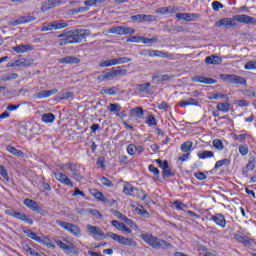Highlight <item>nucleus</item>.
<instances>
[{"label":"nucleus","instance_id":"nucleus-1","mask_svg":"<svg viewBox=\"0 0 256 256\" xmlns=\"http://www.w3.org/2000/svg\"><path fill=\"white\" fill-rule=\"evenodd\" d=\"M87 35H91L89 29H75L64 30L61 34L57 35L58 46L65 47V45H75L77 43H83L87 39Z\"/></svg>","mask_w":256,"mask_h":256},{"label":"nucleus","instance_id":"nucleus-2","mask_svg":"<svg viewBox=\"0 0 256 256\" xmlns=\"http://www.w3.org/2000/svg\"><path fill=\"white\" fill-rule=\"evenodd\" d=\"M233 21L244 23L245 25H256V18L246 14H238L233 16V18H224L221 19L219 23L224 27H235L237 24Z\"/></svg>","mask_w":256,"mask_h":256},{"label":"nucleus","instance_id":"nucleus-3","mask_svg":"<svg viewBox=\"0 0 256 256\" xmlns=\"http://www.w3.org/2000/svg\"><path fill=\"white\" fill-rule=\"evenodd\" d=\"M141 239L144 243L152 247V249H169V247H172L167 241L153 234H141Z\"/></svg>","mask_w":256,"mask_h":256},{"label":"nucleus","instance_id":"nucleus-4","mask_svg":"<svg viewBox=\"0 0 256 256\" xmlns=\"http://www.w3.org/2000/svg\"><path fill=\"white\" fill-rule=\"evenodd\" d=\"M60 171H70L72 173V177L74 180H76L78 183L80 181H83V174L81 173V166L75 162H67L64 164H58L56 165Z\"/></svg>","mask_w":256,"mask_h":256},{"label":"nucleus","instance_id":"nucleus-5","mask_svg":"<svg viewBox=\"0 0 256 256\" xmlns=\"http://www.w3.org/2000/svg\"><path fill=\"white\" fill-rule=\"evenodd\" d=\"M123 193L128 197H136L137 199H141V201H145V199H147V194H145L143 189L135 188V186L131 185L129 182H125Z\"/></svg>","mask_w":256,"mask_h":256},{"label":"nucleus","instance_id":"nucleus-6","mask_svg":"<svg viewBox=\"0 0 256 256\" xmlns=\"http://www.w3.org/2000/svg\"><path fill=\"white\" fill-rule=\"evenodd\" d=\"M119 75L125 76L127 75V69H121V67L112 68L110 72H106L97 77L98 83H103V81H111V79H115V77H119Z\"/></svg>","mask_w":256,"mask_h":256},{"label":"nucleus","instance_id":"nucleus-7","mask_svg":"<svg viewBox=\"0 0 256 256\" xmlns=\"http://www.w3.org/2000/svg\"><path fill=\"white\" fill-rule=\"evenodd\" d=\"M133 61L130 57H119V58H113V59H107L102 62H100L98 65L99 67L105 68V67H115L116 65H125L126 63H131Z\"/></svg>","mask_w":256,"mask_h":256},{"label":"nucleus","instance_id":"nucleus-8","mask_svg":"<svg viewBox=\"0 0 256 256\" xmlns=\"http://www.w3.org/2000/svg\"><path fill=\"white\" fill-rule=\"evenodd\" d=\"M67 27H69V22L54 21L52 23H43L40 31L41 33H46L47 31H59V29H67Z\"/></svg>","mask_w":256,"mask_h":256},{"label":"nucleus","instance_id":"nucleus-9","mask_svg":"<svg viewBox=\"0 0 256 256\" xmlns=\"http://www.w3.org/2000/svg\"><path fill=\"white\" fill-rule=\"evenodd\" d=\"M56 225H59V227H61L62 229H64V231H67L74 237H81V228L73 223L56 220Z\"/></svg>","mask_w":256,"mask_h":256},{"label":"nucleus","instance_id":"nucleus-10","mask_svg":"<svg viewBox=\"0 0 256 256\" xmlns=\"http://www.w3.org/2000/svg\"><path fill=\"white\" fill-rule=\"evenodd\" d=\"M106 235L107 237H110V239H113V241H117L120 245H126V247H137V242L133 238H126L125 236H121L113 232H109Z\"/></svg>","mask_w":256,"mask_h":256},{"label":"nucleus","instance_id":"nucleus-11","mask_svg":"<svg viewBox=\"0 0 256 256\" xmlns=\"http://www.w3.org/2000/svg\"><path fill=\"white\" fill-rule=\"evenodd\" d=\"M5 215L18 219V221H23L26 225H33L34 223L33 218L29 217V215L17 212L15 209L5 210Z\"/></svg>","mask_w":256,"mask_h":256},{"label":"nucleus","instance_id":"nucleus-12","mask_svg":"<svg viewBox=\"0 0 256 256\" xmlns=\"http://www.w3.org/2000/svg\"><path fill=\"white\" fill-rule=\"evenodd\" d=\"M220 79L225 81V83H232L233 85H247V79L235 74H220Z\"/></svg>","mask_w":256,"mask_h":256},{"label":"nucleus","instance_id":"nucleus-13","mask_svg":"<svg viewBox=\"0 0 256 256\" xmlns=\"http://www.w3.org/2000/svg\"><path fill=\"white\" fill-rule=\"evenodd\" d=\"M53 175L56 181H58V183H61V185H66L67 187H70V188L75 187V182H73V180H71V178H69L67 174L61 171H56V172H53Z\"/></svg>","mask_w":256,"mask_h":256},{"label":"nucleus","instance_id":"nucleus-14","mask_svg":"<svg viewBox=\"0 0 256 256\" xmlns=\"http://www.w3.org/2000/svg\"><path fill=\"white\" fill-rule=\"evenodd\" d=\"M126 41L127 43H143L144 45H149V43H158L159 38L157 36L152 38H147L145 36H131Z\"/></svg>","mask_w":256,"mask_h":256},{"label":"nucleus","instance_id":"nucleus-15","mask_svg":"<svg viewBox=\"0 0 256 256\" xmlns=\"http://www.w3.org/2000/svg\"><path fill=\"white\" fill-rule=\"evenodd\" d=\"M108 33L112 35H133L135 34V28L125 26H115L108 30Z\"/></svg>","mask_w":256,"mask_h":256},{"label":"nucleus","instance_id":"nucleus-16","mask_svg":"<svg viewBox=\"0 0 256 256\" xmlns=\"http://www.w3.org/2000/svg\"><path fill=\"white\" fill-rule=\"evenodd\" d=\"M90 195L92 197H95L98 201H101L102 203H107L108 205H115L117 201L115 200H109V198L105 197V194L103 192L98 191L97 189L93 188L89 190Z\"/></svg>","mask_w":256,"mask_h":256},{"label":"nucleus","instance_id":"nucleus-17","mask_svg":"<svg viewBox=\"0 0 256 256\" xmlns=\"http://www.w3.org/2000/svg\"><path fill=\"white\" fill-rule=\"evenodd\" d=\"M87 230L90 232V235L95 239L96 241H101V239H105V233L103 230H101L98 226H93L91 224H88Z\"/></svg>","mask_w":256,"mask_h":256},{"label":"nucleus","instance_id":"nucleus-18","mask_svg":"<svg viewBox=\"0 0 256 256\" xmlns=\"http://www.w3.org/2000/svg\"><path fill=\"white\" fill-rule=\"evenodd\" d=\"M131 21H136L137 23H153L157 21V16L147 15V14H137L130 17Z\"/></svg>","mask_w":256,"mask_h":256},{"label":"nucleus","instance_id":"nucleus-19","mask_svg":"<svg viewBox=\"0 0 256 256\" xmlns=\"http://www.w3.org/2000/svg\"><path fill=\"white\" fill-rule=\"evenodd\" d=\"M234 239L237 243H241L245 247H251L253 245V239L249 238V236L245 235L243 232L234 234Z\"/></svg>","mask_w":256,"mask_h":256},{"label":"nucleus","instance_id":"nucleus-20","mask_svg":"<svg viewBox=\"0 0 256 256\" xmlns=\"http://www.w3.org/2000/svg\"><path fill=\"white\" fill-rule=\"evenodd\" d=\"M23 204L25 205V207L30 209V211H34L35 213H40V215H43V213H41V206H39V203H37V201L31 198H25L23 200Z\"/></svg>","mask_w":256,"mask_h":256},{"label":"nucleus","instance_id":"nucleus-21","mask_svg":"<svg viewBox=\"0 0 256 256\" xmlns=\"http://www.w3.org/2000/svg\"><path fill=\"white\" fill-rule=\"evenodd\" d=\"M210 221H213V223H215V225H218V227H221V229H225L227 227V220L225 219V216L221 213L211 215Z\"/></svg>","mask_w":256,"mask_h":256},{"label":"nucleus","instance_id":"nucleus-22","mask_svg":"<svg viewBox=\"0 0 256 256\" xmlns=\"http://www.w3.org/2000/svg\"><path fill=\"white\" fill-rule=\"evenodd\" d=\"M140 55H143V57H168L167 52H163L161 50H152V49H146L140 52Z\"/></svg>","mask_w":256,"mask_h":256},{"label":"nucleus","instance_id":"nucleus-23","mask_svg":"<svg viewBox=\"0 0 256 256\" xmlns=\"http://www.w3.org/2000/svg\"><path fill=\"white\" fill-rule=\"evenodd\" d=\"M36 19L34 16H22L19 19L10 21L9 25L10 27H17V25H25V23H31Z\"/></svg>","mask_w":256,"mask_h":256},{"label":"nucleus","instance_id":"nucleus-24","mask_svg":"<svg viewBox=\"0 0 256 256\" xmlns=\"http://www.w3.org/2000/svg\"><path fill=\"white\" fill-rule=\"evenodd\" d=\"M191 81H193V83H203L204 85H215L217 83V80L201 75L192 77Z\"/></svg>","mask_w":256,"mask_h":256},{"label":"nucleus","instance_id":"nucleus-25","mask_svg":"<svg viewBox=\"0 0 256 256\" xmlns=\"http://www.w3.org/2000/svg\"><path fill=\"white\" fill-rule=\"evenodd\" d=\"M176 19H179V21H197L199 19V14L195 13H177L176 14Z\"/></svg>","mask_w":256,"mask_h":256},{"label":"nucleus","instance_id":"nucleus-26","mask_svg":"<svg viewBox=\"0 0 256 256\" xmlns=\"http://www.w3.org/2000/svg\"><path fill=\"white\" fill-rule=\"evenodd\" d=\"M56 245L62 249L65 253H74V255H77V252H75V244H65V242L56 239L55 240Z\"/></svg>","mask_w":256,"mask_h":256},{"label":"nucleus","instance_id":"nucleus-27","mask_svg":"<svg viewBox=\"0 0 256 256\" xmlns=\"http://www.w3.org/2000/svg\"><path fill=\"white\" fill-rule=\"evenodd\" d=\"M60 65H79L81 63V59L75 56H66L58 60Z\"/></svg>","mask_w":256,"mask_h":256},{"label":"nucleus","instance_id":"nucleus-28","mask_svg":"<svg viewBox=\"0 0 256 256\" xmlns=\"http://www.w3.org/2000/svg\"><path fill=\"white\" fill-rule=\"evenodd\" d=\"M59 93L58 89H52V90H42L36 94H34V99H47L51 97V95H57Z\"/></svg>","mask_w":256,"mask_h":256},{"label":"nucleus","instance_id":"nucleus-29","mask_svg":"<svg viewBox=\"0 0 256 256\" xmlns=\"http://www.w3.org/2000/svg\"><path fill=\"white\" fill-rule=\"evenodd\" d=\"M34 49L35 47H33V45L31 44H21V45L14 46L12 48V51L18 54H23V53H29V51H33Z\"/></svg>","mask_w":256,"mask_h":256},{"label":"nucleus","instance_id":"nucleus-30","mask_svg":"<svg viewBox=\"0 0 256 256\" xmlns=\"http://www.w3.org/2000/svg\"><path fill=\"white\" fill-rule=\"evenodd\" d=\"M110 211L111 213H113V215H115V217H117L118 219H121L122 221H124V223H127L129 227H136V224L135 222H133V220L129 219L127 216L123 215L118 210L111 209Z\"/></svg>","mask_w":256,"mask_h":256},{"label":"nucleus","instance_id":"nucleus-31","mask_svg":"<svg viewBox=\"0 0 256 256\" xmlns=\"http://www.w3.org/2000/svg\"><path fill=\"white\" fill-rule=\"evenodd\" d=\"M179 107H182V108H187V107H197L199 106V101L195 98H189L187 100H181L179 103H178Z\"/></svg>","mask_w":256,"mask_h":256},{"label":"nucleus","instance_id":"nucleus-32","mask_svg":"<svg viewBox=\"0 0 256 256\" xmlns=\"http://www.w3.org/2000/svg\"><path fill=\"white\" fill-rule=\"evenodd\" d=\"M172 78H173V75L171 74H156L152 77V81H154V83H157V85H159V83H163V81H171Z\"/></svg>","mask_w":256,"mask_h":256},{"label":"nucleus","instance_id":"nucleus-33","mask_svg":"<svg viewBox=\"0 0 256 256\" xmlns=\"http://www.w3.org/2000/svg\"><path fill=\"white\" fill-rule=\"evenodd\" d=\"M111 225L118 229V231H124L125 233H133V230L131 228L127 227L125 223L119 222L117 220H112Z\"/></svg>","mask_w":256,"mask_h":256},{"label":"nucleus","instance_id":"nucleus-34","mask_svg":"<svg viewBox=\"0 0 256 256\" xmlns=\"http://www.w3.org/2000/svg\"><path fill=\"white\" fill-rule=\"evenodd\" d=\"M62 0H48L47 2H44L42 4V11H47V9H51L52 7H57L59 5H62Z\"/></svg>","mask_w":256,"mask_h":256},{"label":"nucleus","instance_id":"nucleus-35","mask_svg":"<svg viewBox=\"0 0 256 256\" xmlns=\"http://www.w3.org/2000/svg\"><path fill=\"white\" fill-rule=\"evenodd\" d=\"M38 243L44 245V247H47V249H55V243H53V240H51L48 236L40 237Z\"/></svg>","mask_w":256,"mask_h":256},{"label":"nucleus","instance_id":"nucleus-36","mask_svg":"<svg viewBox=\"0 0 256 256\" xmlns=\"http://www.w3.org/2000/svg\"><path fill=\"white\" fill-rule=\"evenodd\" d=\"M205 63L207 65H221L223 59L219 56L211 55L205 58Z\"/></svg>","mask_w":256,"mask_h":256},{"label":"nucleus","instance_id":"nucleus-37","mask_svg":"<svg viewBox=\"0 0 256 256\" xmlns=\"http://www.w3.org/2000/svg\"><path fill=\"white\" fill-rule=\"evenodd\" d=\"M162 175L163 177H173L175 175V172L171 170V167H169V162L167 160H164V165L162 169Z\"/></svg>","mask_w":256,"mask_h":256},{"label":"nucleus","instance_id":"nucleus-38","mask_svg":"<svg viewBox=\"0 0 256 256\" xmlns=\"http://www.w3.org/2000/svg\"><path fill=\"white\" fill-rule=\"evenodd\" d=\"M198 159L205 160V159H213L215 157V153L210 150H203L197 153Z\"/></svg>","mask_w":256,"mask_h":256},{"label":"nucleus","instance_id":"nucleus-39","mask_svg":"<svg viewBox=\"0 0 256 256\" xmlns=\"http://www.w3.org/2000/svg\"><path fill=\"white\" fill-rule=\"evenodd\" d=\"M6 151L11 155H15V157H22V158L25 157V154L23 151L18 150L17 148L11 145L6 146Z\"/></svg>","mask_w":256,"mask_h":256},{"label":"nucleus","instance_id":"nucleus-40","mask_svg":"<svg viewBox=\"0 0 256 256\" xmlns=\"http://www.w3.org/2000/svg\"><path fill=\"white\" fill-rule=\"evenodd\" d=\"M148 171L154 175V180L155 181H161V177H159V175L161 173L159 171V168L155 167V165H153V164H150L148 166Z\"/></svg>","mask_w":256,"mask_h":256},{"label":"nucleus","instance_id":"nucleus-41","mask_svg":"<svg viewBox=\"0 0 256 256\" xmlns=\"http://www.w3.org/2000/svg\"><path fill=\"white\" fill-rule=\"evenodd\" d=\"M180 151H182V153H191L190 151H193V142L186 141L182 143L180 146Z\"/></svg>","mask_w":256,"mask_h":256},{"label":"nucleus","instance_id":"nucleus-42","mask_svg":"<svg viewBox=\"0 0 256 256\" xmlns=\"http://www.w3.org/2000/svg\"><path fill=\"white\" fill-rule=\"evenodd\" d=\"M130 113L136 116L138 119H141L145 115V110H143L141 106H138V107L132 108L130 110Z\"/></svg>","mask_w":256,"mask_h":256},{"label":"nucleus","instance_id":"nucleus-43","mask_svg":"<svg viewBox=\"0 0 256 256\" xmlns=\"http://www.w3.org/2000/svg\"><path fill=\"white\" fill-rule=\"evenodd\" d=\"M256 167V158L255 156H252L249 158L247 164H246V170H244L245 173L248 171H254Z\"/></svg>","mask_w":256,"mask_h":256},{"label":"nucleus","instance_id":"nucleus-44","mask_svg":"<svg viewBox=\"0 0 256 256\" xmlns=\"http://www.w3.org/2000/svg\"><path fill=\"white\" fill-rule=\"evenodd\" d=\"M216 108L218 109V111H221L222 113H229L231 111V104L219 102Z\"/></svg>","mask_w":256,"mask_h":256},{"label":"nucleus","instance_id":"nucleus-45","mask_svg":"<svg viewBox=\"0 0 256 256\" xmlns=\"http://www.w3.org/2000/svg\"><path fill=\"white\" fill-rule=\"evenodd\" d=\"M107 0H85L84 5L86 7H97V5H103Z\"/></svg>","mask_w":256,"mask_h":256},{"label":"nucleus","instance_id":"nucleus-46","mask_svg":"<svg viewBox=\"0 0 256 256\" xmlns=\"http://www.w3.org/2000/svg\"><path fill=\"white\" fill-rule=\"evenodd\" d=\"M151 87V83H143V84H138L136 86V89L138 93H149V88Z\"/></svg>","mask_w":256,"mask_h":256},{"label":"nucleus","instance_id":"nucleus-47","mask_svg":"<svg viewBox=\"0 0 256 256\" xmlns=\"http://www.w3.org/2000/svg\"><path fill=\"white\" fill-rule=\"evenodd\" d=\"M176 9L171 7H161L156 10L159 15H167V13H175Z\"/></svg>","mask_w":256,"mask_h":256},{"label":"nucleus","instance_id":"nucleus-48","mask_svg":"<svg viewBox=\"0 0 256 256\" xmlns=\"http://www.w3.org/2000/svg\"><path fill=\"white\" fill-rule=\"evenodd\" d=\"M43 123H53L55 121V114L53 113H45L42 115Z\"/></svg>","mask_w":256,"mask_h":256},{"label":"nucleus","instance_id":"nucleus-49","mask_svg":"<svg viewBox=\"0 0 256 256\" xmlns=\"http://www.w3.org/2000/svg\"><path fill=\"white\" fill-rule=\"evenodd\" d=\"M231 165V160L224 158L215 163L214 169H221V167Z\"/></svg>","mask_w":256,"mask_h":256},{"label":"nucleus","instance_id":"nucleus-50","mask_svg":"<svg viewBox=\"0 0 256 256\" xmlns=\"http://www.w3.org/2000/svg\"><path fill=\"white\" fill-rule=\"evenodd\" d=\"M0 175L1 177H3L5 181H7V183L11 181V177H9V172L6 170L5 166L3 165H0Z\"/></svg>","mask_w":256,"mask_h":256},{"label":"nucleus","instance_id":"nucleus-51","mask_svg":"<svg viewBox=\"0 0 256 256\" xmlns=\"http://www.w3.org/2000/svg\"><path fill=\"white\" fill-rule=\"evenodd\" d=\"M25 61L26 60L18 59V60H15L13 62H9L7 64V67H25Z\"/></svg>","mask_w":256,"mask_h":256},{"label":"nucleus","instance_id":"nucleus-52","mask_svg":"<svg viewBox=\"0 0 256 256\" xmlns=\"http://www.w3.org/2000/svg\"><path fill=\"white\" fill-rule=\"evenodd\" d=\"M145 123L146 125H149V127H155V125H157V119H155V116H153V114H149L146 117Z\"/></svg>","mask_w":256,"mask_h":256},{"label":"nucleus","instance_id":"nucleus-53","mask_svg":"<svg viewBox=\"0 0 256 256\" xmlns=\"http://www.w3.org/2000/svg\"><path fill=\"white\" fill-rule=\"evenodd\" d=\"M212 145L217 149V151H223L225 149V145H223V141L221 139L213 140Z\"/></svg>","mask_w":256,"mask_h":256},{"label":"nucleus","instance_id":"nucleus-54","mask_svg":"<svg viewBox=\"0 0 256 256\" xmlns=\"http://www.w3.org/2000/svg\"><path fill=\"white\" fill-rule=\"evenodd\" d=\"M25 233H26L27 237H29V239H32L33 241H36V243H39L41 236L37 235V233H35L31 230H27Z\"/></svg>","mask_w":256,"mask_h":256},{"label":"nucleus","instance_id":"nucleus-55","mask_svg":"<svg viewBox=\"0 0 256 256\" xmlns=\"http://www.w3.org/2000/svg\"><path fill=\"white\" fill-rule=\"evenodd\" d=\"M244 69H246V71H256V60L246 62Z\"/></svg>","mask_w":256,"mask_h":256},{"label":"nucleus","instance_id":"nucleus-56","mask_svg":"<svg viewBox=\"0 0 256 256\" xmlns=\"http://www.w3.org/2000/svg\"><path fill=\"white\" fill-rule=\"evenodd\" d=\"M238 151L242 157H246V155H249V146H247V144H242L238 147Z\"/></svg>","mask_w":256,"mask_h":256},{"label":"nucleus","instance_id":"nucleus-57","mask_svg":"<svg viewBox=\"0 0 256 256\" xmlns=\"http://www.w3.org/2000/svg\"><path fill=\"white\" fill-rule=\"evenodd\" d=\"M100 183L104 186V187H113V182L111 180H109V178L105 177V176H101L99 178Z\"/></svg>","mask_w":256,"mask_h":256},{"label":"nucleus","instance_id":"nucleus-58","mask_svg":"<svg viewBox=\"0 0 256 256\" xmlns=\"http://www.w3.org/2000/svg\"><path fill=\"white\" fill-rule=\"evenodd\" d=\"M126 151L130 157H133L137 153V146L135 144H129L126 148Z\"/></svg>","mask_w":256,"mask_h":256},{"label":"nucleus","instance_id":"nucleus-59","mask_svg":"<svg viewBox=\"0 0 256 256\" xmlns=\"http://www.w3.org/2000/svg\"><path fill=\"white\" fill-rule=\"evenodd\" d=\"M109 111L111 113H119V111H121V105L111 103L109 107Z\"/></svg>","mask_w":256,"mask_h":256},{"label":"nucleus","instance_id":"nucleus-60","mask_svg":"<svg viewBox=\"0 0 256 256\" xmlns=\"http://www.w3.org/2000/svg\"><path fill=\"white\" fill-rule=\"evenodd\" d=\"M17 77H19V74L10 73V74L4 75L2 77V80H4V81H12L13 79H17Z\"/></svg>","mask_w":256,"mask_h":256},{"label":"nucleus","instance_id":"nucleus-61","mask_svg":"<svg viewBox=\"0 0 256 256\" xmlns=\"http://www.w3.org/2000/svg\"><path fill=\"white\" fill-rule=\"evenodd\" d=\"M248 135L247 133L244 134H235L234 135V140L239 141L240 143H243L247 139Z\"/></svg>","mask_w":256,"mask_h":256},{"label":"nucleus","instance_id":"nucleus-62","mask_svg":"<svg viewBox=\"0 0 256 256\" xmlns=\"http://www.w3.org/2000/svg\"><path fill=\"white\" fill-rule=\"evenodd\" d=\"M73 95V92H63L60 94V99L67 101V99H72Z\"/></svg>","mask_w":256,"mask_h":256},{"label":"nucleus","instance_id":"nucleus-63","mask_svg":"<svg viewBox=\"0 0 256 256\" xmlns=\"http://www.w3.org/2000/svg\"><path fill=\"white\" fill-rule=\"evenodd\" d=\"M87 11H89V8L86 6V7H79V8L73 9L72 13L73 15H77V13H87Z\"/></svg>","mask_w":256,"mask_h":256},{"label":"nucleus","instance_id":"nucleus-64","mask_svg":"<svg viewBox=\"0 0 256 256\" xmlns=\"http://www.w3.org/2000/svg\"><path fill=\"white\" fill-rule=\"evenodd\" d=\"M223 4L219 1L212 2V9L213 11H219L220 9H223Z\"/></svg>","mask_w":256,"mask_h":256}]
</instances>
